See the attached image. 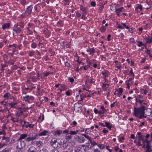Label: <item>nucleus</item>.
<instances>
[{
	"label": "nucleus",
	"mask_w": 152,
	"mask_h": 152,
	"mask_svg": "<svg viewBox=\"0 0 152 152\" xmlns=\"http://www.w3.org/2000/svg\"><path fill=\"white\" fill-rule=\"evenodd\" d=\"M44 119V115L43 114H42V119H41V116H40L39 117V121H40V122L42 121Z\"/></svg>",
	"instance_id": "nucleus-39"
},
{
	"label": "nucleus",
	"mask_w": 152,
	"mask_h": 152,
	"mask_svg": "<svg viewBox=\"0 0 152 152\" xmlns=\"http://www.w3.org/2000/svg\"><path fill=\"white\" fill-rule=\"evenodd\" d=\"M152 146L151 145L150 140L146 141L145 152H151L152 151Z\"/></svg>",
	"instance_id": "nucleus-3"
},
{
	"label": "nucleus",
	"mask_w": 152,
	"mask_h": 152,
	"mask_svg": "<svg viewBox=\"0 0 152 152\" xmlns=\"http://www.w3.org/2000/svg\"><path fill=\"white\" fill-rule=\"evenodd\" d=\"M10 96V94L9 93H7L4 94L3 96L6 99H8Z\"/></svg>",
	"instance_id": "nucleus-30"
},
{
	"label": "nucleus",
	"mask_w": 152,
	"mask_h": 152,
	"mask_svg": "<svg viewBox=\"0 0 152 152\" xmlns=\"http://www.w3.org/2000/svg\"><path fill=\"white\" fill-rule=\"evenodd\" d=\"M102 74L103 76L104 77H108L109 74V72L108 71L106 70L104 72H102Z\"/></svg>",
	"instance_id": "nucleus-14"
},
{
	"label": "nucleus",
	"mask_w": 152,
	"mask_h": 152,
	"mask_svg": "<svg viewBox=\"0 0 152 152\" xmlns=\"http://www.w3.org/2000/svg\"><path fill=\"white\" fill-rule=\"evenodd\" d=\"M14 102H11L10 103H9V104L11 108H17V107L16 105L18 104V102L17 101H15V98H13Z\"/></svg>",
	"instance_id": "nucleus-6"
},
{
	"label": "nucleus",
	"mask_w": 152,
	"mask_h": 152,
	"mask_svg": "<svg viewBox=\"0 0 152 152\" xmlns=\"http://www.w3.org/2000/svg\"><path fill=\"white\" fill-rule=\"evenodd\" d=\"M75 138L77 139V140L80 143H82L85 142V139L83 137L79 136L78 135H76L75 136Z\"/></svg>",
	"instance_id": "nucleus-5"
},
{
	"label": "nucleus",
	"mask_w": 152,
	"mask_h": 152,
	"mask_svg": "<svg viewBox=\"0 0 152 152\" xmlns=\"http://www.w3.org/2000/svg\"><path fill=\"white\" fill-rule=\"evenodd\" d=\"M57 24L58 25L61 26H62L63 24V22L61 21H60L58 22Z\"/></svg>",
	"instance_id": "nucleus-52"
},
{
	"label": "nucleus",
	"mask_w": 152,
	"mask_h": 152,
	"mask_svg": "<svg viewBox=\"0 0 152 152\" xmlns=\"http://www.w3.org/2000/svg\"><path fill=\"white\" fill-rule=\"evenodd\" d=\"M142 6L141 5H139L136 8V10L138 11H140L142 10Z\"/></svg>",
	"instance_id": "nucleus-34"
},
{
	"label": "nucleus",
	"mask_w": 152,
	"mask_h": 152,
	"mask_svg": "<svg viewBox=\"0 0 152 152\" xmlns=\"http://www.w3.org/2000/svg\"><path fill=\"white\" fill-rule=\"evenodd\" d=\"M29 96L26 95V96L23 97V99L26 102H27L29 103Z\"/></svg>",
	"instance_id": "nucleus-23"
},
{
	"label": "nucleus",
	"mask_w": 152,
	"mask_h": 152,
	"mask_svg": "<svg viewBox=\"0 0 152 152\" xmlns=\"http://www.w3.org/2000/svg\"><path fill=\"white\" fill-rule=\"evenodd\" d=\"M105 126H107L110 130L111 129L112 126L109 122H105Z\"/></svg>",
	"instance_id": "nucleus-27"
},
{
	"label": "nucleus",
	"mask_w": 152,
	"mask_h": 152,
	"mask_svg": "<svg viewBox=\"0 0 152 152\" xmlns=\"http://www.w3.org/2000/svg\"><path fill=\"white\" fill-rule=\"evenodd\" d=\"M82 135L84 136L86 138H87L90 142L92 141L91 138L89 136L86 135L85 134H83Z\"/></svg>",
	"instance_id": "nucleus-22"
},
{
	"label": "nucleus",
	"mask_w": 152,
	"mask_h": 152,
	"mask_svg": "<svg viewBox=\"0 0 152 152\" xmlns=\"http://www.w3.org/2000/svg\"><path fill=\"white\" fill-rule=\"evenodd\" d=\"M48 132L46 130H44L43 132H41L39 134V136H42L45 135Z\"/></svg>",
	"instance_id": "nucleus-33"
},
{
	"label": "nucleus",
	"mask_w": 152,
	"mask_h": 152,
	"mask_svg": "<svg viewBox=\"0 0 152 152\" xmlns=\"http://www.w3.org/2000/svg\"><path fill=\"white\" fill-rule=\"evenodd\" d=\"M10 24L9 23H7L4 24L2 26V28L3 29H4L6 28H8L10 26Z\"/></svg>",
	"instance_id": "nucleus-15"
},
{
	"label": "nucleus",
	"mask_w": 152,
	"mask_h": 152,
	"mask_svg": "<svg viewBox=\"0 0 152 152\" xmlns=\"http://www.w3.org/2000/svg\"><path fill=\"white\" fill-rule=\"evenodd\" d=\"M57 142L56 140L53 139L51 140V142H50V144L51 145H52V144H53L54 143H55Z\"/></svg>",
	"instance_id": "nucleus-46"
},
{
	"label": "nucleus",
	"mask_w": 152,
	"mask_h": 152,
	"mask_svg": "<svg viewBox=\"0 0 152 152\" xmlns=\"http://www.w3.org/2000/svg\"><path fill=\"white\" fill-rule=\"evenodd\" d=\"M109 84H103L102 86V87L103 89L105 91H107V89L108 90H109Z\"/></svg>",
	"instance_id": "nucleus-13"
},
{
	"label": "nucleus",
	"mask_w": 152,
	"mask_h": 152,
	"mask_svg": "<svg viewBox=\"0 0 152 152\" xmlns=\"http://www.w3.org/2000/svg\"><path fill=\"white\" fill-rule=\"evenodd\" d=\"M12 148H6L3 149L1 152H9L11 150Z\"/></svg>",
	"instance_id": "nucleus-18"
},
{
	"label": "nucleus",
	"mask_w": 152,
	"mask_h": 152,
	"mask_svg": "<svg viewBox=\"0 0 152 152\" xmlns=\"http://www.w3.org/2000/svg\"><path fill=\"white\" fill-rule=\"evenodd\" d=\"M51 145L55 148H57L58 147V142L52 144V145Z\"/></svg>",
	"instance_id": "nucleus-38"
},
{
	"label": "nucleus",
	"mask_w": 152,
	"mask_h": 152,
	"mask_svg": "<svg viewBox=\"0 0 152 152\" xmlns=\"http://www.w3.org/2000/svg\"><path fill=\"white\" fill-rule=\"evenodd\" d=\"M72 138V137L70 135H69V134H67L66 136V139L67 141L70 140Z\"/></svg>",
	"instance_id": "nucleus-29"
},
{
	"label": "nucleus",
	"mask_w": 152,
	"mask_h": 152,
	"mask_svg": "<svg viewBox=\"0 0 152 152\" xmlns=\"http://www.w3.org/2000/svg\"><path fill=\"white\" fill-rule=\"evenodd\" d=\"M66 95L69 96L70 95V93L69 91H67L66 92Z\"/></svg>",
	"instance_id": "nucleus-60"
},
{
	"label": "nucleus",
	"mask_w": 152,
	"mask_h": 152,
	"mask_svg": "<svg viewBox=\"0 0 152 152\" xmlns=\"http://www.w3.org/2000/svg\"><path fill=\"white\" fill-rule=\"evenodd\" d=\"M137 145H138V146H142V144H141V141L138 140V141L137 143Z\"/></svg>",
	"instance_id": "nucleus-53"
},
{
	"label": "nucleus",
	"mask_w": 152,
	"mask_h": 152,
	"mask_svg": "<svg viewBox=\"0 0 152 152\" xmlns=\"http://www.w3.org/2000/svg\"><path fill=\"white\" fill-rule=\"evenodd\" d=\"M100 31L102 32H104L106 30V28L104 26H102L100 29Z\"/></svg>",
	"instance_id": "nucleus-31"
},
{
	"label": "nucleus",
	"mask_w": 152,
	"mask_h": 152,
	"mask_svg": "<svg viewBox=\"0 0 152 152\" xmlns=\"http://www.w3.org/2000/svg\"><path fill=\"white\" fill-rule=\"evenodd\" d=\"M82 135L84 136L86 138H87L90 142L92 141L91 138L89 136L86 135L85 134H83Z\"/></svg>",
	"instance_id": "nucleus-21"
},
{
	"label": "nucleus",
	"mask_w": 152,
	"mask_h": 152,
	"mask_svg": "<svg viewBox=\"0 0 152 152\" xmlns=\"http://www.w3.org/2000/svg\"><path fill=\"white\" fill-rule=\"evenodd\" d=\"M137 42L138 43V46L139 47H140V46H142L143 45V44L141 42H139V41H137Z\"/></svg>",
	"instance_id": "nucleus-50"
},
{
	"label": "nucleus",
	"mask_w": 152,
	"mask_h": 152,
	"mask_svg": "<svg viewBox=\"0 0 152 152\" xmlns=\"http://www.w3.org/2000/svg\"><path fill=\"white\" fill-rule=\"evenodd\" d=\"M143 135H140L138 137V140L139 141H142V143H144L145 142H146V141H148L147 139H145V140L143 138Z\"/></svg>",
	"instance_id": "nucleus-9"
},
{
	"label": "nucleus",
	"mask_w": 152,
	"mask_h": 152,
	"mask_svg": "<svg viewBox=\"0 0 152 152\" xmlns=\"http://www.w3.org/2000/svg\"><path fill=\"white\" fill-rule=\"evenodd\" d=\"M27 136V135L26 134H21L18 140H21L23 139H24Z\"/></svg>",
	"instance_id": "nucleus-19"
},
{
	"label": "nucleus",
	"mask_w": 152,
	"mask_h": 152,
	"mask_svg": "<svg viewBox=\"0 0 152 152\" xmlns=\"http://www.w3.org/2000/svg\"><path fill=\"white\" fill-rule=\"evenodd\" d=\"M29 124L26 121H24V124L23 125V127L24 126L26 127V128H27L28 127V125H29Z\"/></svg>",
	"instance_id": "nucleus-41"
},
{
	"label": "nucleus",
	"mask_w": 152,
	"mask_h": 152,
	"mask_svg": "<svg viewBox=\"0 0 152 152\" xmlns=\"http://www.w3.org/2000/svg\"><path fill=\"white\" fill-rule=\"evenodd\" d=\"M51 152H59V151L56 149H54L52 150Z\"/></svg>",
	"instance_id": "nucleus-64"
},
{
	"label": "nucleus",
	"mask_w": 152,
	"mask_h": 152,
	"mask_svg": "<svg viewBox=\"0 0 152 152\" xmlns=\"http://www.w3.org/2000/svg\"><path fill=\"white\" fill-rule=\"evenodd\" d=\"M95 61L94 60H92L91 61H90V60H88L87 61V63H88V65H87L88 67L89 68H90L91 66L90 65L91 64H92L93 62H94V61Z\"/></svg>",
	"instance_id": "nucleus-24"
},
{
	"label": "nucleus",
	"mask_w": 152,
	"mask_h": 152,
	"mask_svg": "<svg viewBox=\"0 0 152 152\" xmlns=\"http://www.w3.org/2000/svg\"><path fill=\"white\" fill-rule=\"evenodd\" d=\"M90 143L93 145L94 146L97 145V143L95 141L92 142L91 141Z\"/></svg>",
	"instance_id": "nucleus-54"
},
{
	"label": "nucleus",
	"mask_w": 152,
	"mask_h": 152,
	"mask_svg": "<svg viewBox=\"0 0 152 152\" xmlns=\"http://www.w3.org/2000/svg\"><path fill=\"white\" fill-rule=\"evenodd\" d=\"M28 127H29L30 128H31L34 127V125L32 124H29V125H28Z\"/></svg>",
	"instance_id": "nucleus-59"
},
{
	"label": "nucleus",
	"mask_w": 152,
	"mask_h": 152,
	"mask_svg": "<svg viewBox=\"0 0 152 152\" xmlns=\"http://www.w3.org/2000/svg\"><path fill=\"white\" fill-rule=\"evenodd\" d=\"M131 74V75H132V78L133 77H134V73L133 72L132 69V68H131V70H130V72L129 73V74Z\"/></svg>",
	"instance_id": "nucleus-47"
},
{
	"label": "nucleus",
	"mask_w": 152,
	"mask_h": 152,
	"mask_svg": "<svg viewBox=\"0 0 152 152\" xmlns=\"http://www.w3.org/2000/svg\"><path fill=\"white\" fill-rule=\"evenodd\" d=\"M26 3V1L25 0H22L21 1V3L23 5L25 4Z\"/></svg>",
	"instance_id": "nucleus-63"
},
{
	"label": "nucleus",
	"mask_w": 152,
	"mask_h": 152,
	"mask_svg": "<svg viewBox=\"0 0 152 152\" xmlns=\"http://www.w3.org/2000/svg\"><path fill=\"white\" fill-rule=\"evenodd\" d=\"M69 148H68V149L69 150L73 149V148L75 144V142L74 141H71L69 143Z\"/></svg>",
	"instance_id": "nucleus-7"
},
{
	"label": "nucleus",
	"mask_w": 152,
	"mask_h": 152,
	"mask_svg": "<svg viewBox=\"0 0 152 152\" xmlns=\"http://www.w3.org/2000/svg\"><path fill=\"white\" fill-rule=\"evenodd\" d=\"M60 85L62 90H65L67 89V87L65 85L61 84Z\"/></svg>",
	"instance_id": "nucleus-25"
},
{
	"label": "nucleus",
	"mask_w": 152,
	"mask_h": 152,
	"mask_svg": "<svg viewBox=\"0 0 152 152\" xmlns=\"http://www.w3.org/2000/svg\"><path fill=\"white\" fill-rule=\"evenodd\" d=\"M106 112V110L105 109H103V110H99L98 111V113L101 115L102 114H103L104 113Z\"/></svg>",
	"instance_id": "nucleus-32"
},
{
	"label": "nucleus",
	"mask_w": 152,
	"mask_h": 152,
	"mask_svg": "<svg viewBox=\"0 0 152 152\" xmlns=\"http://www.w3.org/2000/svg\"><path fill=\"white\" fill-rule=\"evenodd\" d=\"M7 145V144H6L5 142L0 143V148L4 147L5 146Z\"/></svg>",
	"instance_id": "nucleus-40"
},
{
	"label": "nucleus",
	"mask_w": 152,
	"mask_h": 152,
	"mask_svg": "<svg viewBox=\"0 0 152 152\" xmlns=\"http://www.w3.org/2000/svg\"><path fill=\"white\" fill-rule=\"evenodd\" d=\"M142 93H143L144 94L146 95L147 91L146 90H142L141 91Z\"/></svg>",
	"instance_id": "nucleus-56"
},
{
	"label": "nucleus",
	"mask_w": 152,
	"mask_h": 152,
	"mask_svg": "<svg viewBox=\"0 0 152 152\" xmlns=\"http://www.w3.org/2000/svg\"><path fill=\"white\" fill-rule=\"evenodd\" d=\"M146 40V43L150 44L152 42V37L150 38H146L145 39Z\"/></svg>",
	"instance_id": "nucleus-17"
},
{
	"label": "nucleus",
	"mask_w": 152,
	"mask_h": 152,
	"mask_svg": "<svg viewBox=\"0 0 152 152\" xmlns=\"http://www.w3.org/2000/svg\"><path fill=\"white\" fill-rule=\"evenodd\" d=\"M62 131L60 130H56L55 132V135H59L62 133Z\"/></svg>",
	"instance_id": "nucleus-35"
},
{
	"label": "nucleus",
	"mask_w": 152,
	"mask_h": 152,
	"mask_svg": "<svg viewBox=\"0 0 152 152\" xmlns=\"http://www.w3.org/2000/svg\"><path fill=\"white\" fill-rule=\"evenodd\" d=\"M69 134L70 135H75L76 134V132L75 131H70Z\"/></svg>",
	"instance_id": "nucleus-45"
},
{
	"label": "nucleus",
	"mask_w": 152,
	"mask_h": 152,
	"mask_svg": "<svg viewBox=\"0 0 152 152\" xmlns=\"http://www.w3.org/2000/svg\"><path fill=\"white\" fill-rule=\"evenodd\" d=\"M80 10L83 12V14H87L86 10L87 9L86 7H83L82 5L80 6Z\"/></svg>",
	"instance_id": "nucleus-12"
},
{
	"label": "nucleus",
	"mask_w": 152,
	"mask_h": 152,
	"mask_svg": "<svg viewBox=\"0 0 152 152\" xmlns=\"http://www.w3.org/2000/svg\"><path fill=\"white\" fill-rule=\"evenodd\" d=\"M32 47L33 48H35L36 47L37 45L36 43H33L31 45Z\"/></svg>",
	"instance_id": "nucleus-57"
},
{
	"label": "nucleus",
	"mask_w": 152,
	"mask_h": 152,
	"mask_svg": "<svg viewBox=\"0 0 152 152\" xmlns=\"http://www.w3.org/2000/svg\"><path fill=\"white\" fill-rule=\"evenodd\" d=\"M86 51L87 52H89V54L92 56H93L94 53H95L96 52V51L94 48L87 49Z\"/></svg>",
	"instance_id": "nucleus-8"
},
{
	"label": "nucleus",
	"mask_w": 152,
	"mask_h": 152,
	"mask_svg": "<svg viewBox=\"0 0 152 152\" xmlns=\"http://www.w3.org/2000/svg\"><path fill=\"white\" fill-rule=\"evenodd\" d=\"M26 140L27 142H29L30 141L33 140H32V137H31L30 136L29 137H27L26 139Z\"/></svg>",
	"instance_id": "nucleus-43"
},
{
	"label": "nucleus",
	"mask_w": 152,
	"mask_h": 152,
	"mask_svg": "<svg viewBox=\"0 0 152 152\" xmlns=\"http://www.w3.org/2000/svg\"><path fill=\"white\" fill-rule=\"evenodd\" d=\"M16 27L18 31H19V32H20L21 31V27L18 24L17 25Z\"/></svg>",
	"instance_id": "nucleus-42"
},
{
	"label": "nucleus",
	"mask_w": 152,
	"mask_h": 152,
	"mask_svg": "<svg viewBox=\"0 0 152 152\" xmlns=\"http://www.w3.org/2000/svg\"><path fill=\"white\" fill-rule=\"evenodd\" d=\"M76 16L77 17H80L81 16L80 13L78 12H77L76 13Z\"/></svg>",
	"instance_id": "nucleus-58"
},
{
	"label": "nucleus",
	"mask_w": 152,
	"mask_h": 152,
	"mask_svg": "<svg viewBox=\"0 0 152 152\" xmlns=\"http://www.w3.org/2000/svg\"><path fill=\"white\" fill-rule=\"evenodd\" d=\"M63 146L64 149L68 148H68H69V143H64L63 145Z\"/></svg>",
	"instance_id": "nucleus-26"
},
{
	"label": "nucleus",
	"mask_w": 152,
	"mask_h": 152,
	"mask_svg": "<svg viewBox=\"0 0 152 152\" xmlns=\"http://www.w3.org/2000/svg\"><path fill=\"white\" fill-rule=\"evenodd\" d=\"M8 63L11 65H13L14 64V62L12 60H10L9 61Z\"/></svg>",
	"instance_id": "nucleus-62"
},
{
	"label": "nucleus",
	"mask_w": 152,
	"mask_h": 152,
	"mask_svg": "<svg viewBox=\"0 0 152 152\" xmlns=\"http://www.w3.org/2000/svg\"><path fill=\"white\" fill-rule=\"evenodd\" d=\"M63 1L64 4L65 5H68L69 4V0H64Z\"/></svg>",
	"instance_id": "nucleus-37"
},
{
	"label": "nucleus",
	"mask_w": 152,
	"mask_h": 152,
	"mask_svg": "<svg viewBox=\"0 0 152 152\" xmlns=\"http://www.w3.org/2000/svg\"><path fill=\"white\" fill-rule=\"evenodd\" d=\"M96 3L94 1H92L91 3V5L92 6L94 7L96 5Z\"/></svg>",
	"instance_id": "nucleus-55"
},
{
	"label": "nucleus",
	"mask_w": 152,
	"mask_h": 152,
	"mask_svg": "<svg viewBox=\"0 0 152 152\" xmlns=\"http://www.w3.org/2000/svg\"><path fill=\"white\" fill-rule=\"evenodd\" d=\"M124 9V8L122 7L119 9H117L115 10V12L118 16L119 15V14L123 11L122 10Z\"/></svg>",
	"instance_id": "nucleus-11"
},
{
	"label": "nucleus",
	"mask_w": 152,
	"mask_h": 152,
	"mask_svg": "<svg viewBox=\"0 0 152 152\" xmlns=\"http://www.w3.org/2000/svg\"><path fill=\"white\" fill-rule=\"evenodd\" d=\"M121 25L123 26L124 27L127 29H128L129 28V27L128 26H126L125 23H122Z\"/></svg>",
	"instance_id": "nucleus-51"
},
{
	"label": "nucleus",
	"mask_w": 152,
	"mask_h": 152,
	"mask_svg": "<svg viewBox=\"0 0 152 152\" xmlns=\"http://www.w3.org/2000/svg\"><path fill=\"white\" fill-rule=\"evenodd\" d=\"M123 91V88H120L115 91V92H117V94H121L122 93Z\"/></svg>",
	"instance_id": "nucleus-16"
},
{
	"label": "nucleus",
	"mask_w": 152,
	"mask_h": 152,
	"mask_svg": "<svg viewBox=\"0 0 152 152\" xmlns=\"http://www.w3.org/2000/svg\"><path fill=\"white\" fill-rule=\"evenodd\" d=\"M2 140H5V143L7 144V145L9 146L12 145L14 142V140H10L8 137L3 136L2 138Z\"/></svg>",
	"instance_id": "nucleus-2"
},
{
	"label": "nucleus",
	"mask_w": 152,
	"mask_h": 152,
	"mask_svg": "<svg viewBox=\"0 0 152 152\" xmlns=\"http://www.w3.org/2000/svg\"><path fill=\"white\" fill-rule=\"evenodd\" d=\"M18 24L20 26L21 28H23L24 27L23 23L22 22H20Z\"/></svg>",
	"instance_id": "nucleus-48"
},
{
	"label": "nucleus",
	"mask_w": 152,
	"mask_h": 152,
	"mask_svg": "<svg viewBox=\"0 0 152 152\" xmlns=\"http://www.w3.org/2000/svg\"><path fill=\"white\" fill-rule=\"evenodd\" d=\"M23 113V111L21 109H19L17 112V115L18 117L22 115Z\"/></svg>",
	"instance_id": "nucleus-28"
},
{
	"label": "nucleus",
	"mask_w": 152,
	"mask_h": 152,
	"mask_svg": "<svg viewBox=\"0 0 152 152\" xmlns=\"http://www.w3.org/2000/svg\"><path fill=\"white\" fill-rule=\"evenodd\" d=\"M30 136L31 137H32V140H34L37 137V135L35 133H32L31 134Z\"/></svg>",
	"instance_id": "nucleus-20"
},
{
	"label": "nucleus",
	"mask_w": 152,
	"mask_h": 152,
	"mask_svg": "<svg viewBox=\"0 0 152 152\" xmlns=\"http://www.w3.org/2000/svg\"><path fill=\"white\" fill-rule=\"evenodd\" d=\"M32 7L31 5H30L28 6L27 8L26 11H25V14L23 16V15H22L23 16L22 17H25L26 16H28L30 15L32 12Z\"/></svg>",
	"instance_id": "nucleus-4"
},
{
	"label": "nucleus",
	"mask_w": 152,
	"mask_h": 152,
	"mask_svg": "<svg viewBox=\"0 0 152 152\" xmlns=\"http://www.w3.org/2000/svg\"><path fill=\"white\" fill-rule=\"evenodd\" d=\"M6 41H4L0 43V48H1L2 47L6 44Z\"/></svg>",
	"instance_id": "nucleus-36"
},
{
	"label": "nucleus",
	"mask_w": 152,
	"mask_h": 152,
	"mask_svg": "<svg viewBox=\"0 0 152 152\" xmlns=\"http://www.w3.org/2000/svg\"><path fill=\"white\" fill-rule=\"evenodd\" d=\"M145 107L143 105H141L140 107L137 108L135 107L134 109V114L135 116H138L140 114L144 115Z\"/></svg>",
	"instance_id": "nucleus-1"
},
{
	"label": "nucleus",
	"mask_w": 152,
	"mask_h": 152,
	"mask_svg": "<svg viewBox=\"0 0 152 152\" xmlns=\"http://www.w3.org/2000/svg\"><path fill=\"white\" fill-rule=\"evenodd\" d=\"M79 150L80 151V152H88L89 149H88V148H86V147L83 148L79 147Z\"/></svg>",
	"instance_id": "nucleus-10"
},
{
	"label": "nucleus",
	"mask_w": 152,
	"mask_h": 152,
	"mask_svg": "<svg viewBox=\"0 0 152 152\" xmlns=\"http://www.w3.org/2000/svg\"><path fill=\"white\" fill-rule=\"evenodd\" d=\"M130 42L132 43H133V44L135 43L136 42L134 41V40L133 38H131L129 39Z\"/></svg>",
	"instance_id": "nucleus-44"
},
{
	"label": "nucleus",
	"mask_w": 152,
	"mask_h": 152,
	"mask_svg": "<svg viewBox=\"0 0 152 152\" xmlns=\"http://www.w3.org/2000/svg\"><path fill=\"white\" fill-rule=\"evenodd\" d=\"M69 81L71 83H73L74 81V79L73 78H69Z\"/></svg>",
	"instance_id": "nucleus-61"
},
{
	"label": "nucleus",
	"mask_w": 152,
	"mask_h": 152,
	"mask_svg": "<svg viewBox=\"0 0 152 152\" xmlns=\"http://www.w3.org/2000/svg\"><path fill=\"white\" fill-rule=\"evenodd\" d=\"M98 146L100 148V149H103L104 148V146L102 144H99L98 145Z\"/></svg>",
	"instance_id": "nucleus-49"
}]
</instances>
